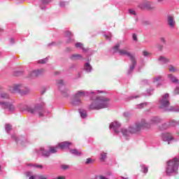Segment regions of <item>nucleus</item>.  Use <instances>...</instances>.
Here are the masks:
<instances>
[{
    "label": "nucleus",
    "mask_w": 179,
    "mask_h": 179,
    "mask_svg": "<svg viewBox=\"0 0 179 179\" xmlns=\"http://www.w3.org/2000/svg\"><path fill=\"white\" fill-rule=\"evenodd\" d=\"M90 99L92 101L90 105V110H101L108 107L110 98L99 95L97 93L91 92L89 93Z\"/></svg>",
    "instance_id": "1"
},
{
    "label": "nucleus",
    "mask_w": 179,
    "mask_h": 179,
    "mask_svg": "<svg viewBox=\"0 0 179 179\" xmlns=\"http://www.w3.org/2000/svg\"><path fill=\"white\" fill-rule=\"evenodd\" d=\"M160 122V119L158 117H154L151 120V123L147 122L145 120H141V122L136 123L135 126H131L129 127V130L126 129H122L121 132L123 134L124 136H129V134H135L138 131H141L142 128H145L149 129L152 127V124H157Z\"/></svg>",
    "instance_id": "2"
},
{
    "label": "nucleus",
    "mask_w": 179,
    "mask_h": 179,
    "mask_svg": "<svg viewBox=\"0 0 179 179\" xmlns=\"http://www.w3.org/2000/svg\"><path fill=\"white\" fill-rule=\"evenodd\" d=\"M179 166V157H175L167 162L166 174L171 176L173 173H178Z\"/></svg>",
    "instance_id": "3"
},
{
    "label": "nucleus",
    "mask_w": 179,
    "mask_h": 179,
    "mask_svg": "<svg viewBox=\"0 0 179 179\" xmlns=\"http://www.w3.org/2000/svg\"><path fill=\"white\" fill-rule=\"evenodd\" d=\"M9 92L10 93H22V94H29L30 89L29 87H24L21 84L14 85L9 87Z\"/></svg>",
    "instance_id": "4"
},
{
    "label": "nucleus",
    "mask_w": 179,
    "mask_h": 179,
    "mask_svg": "<svg viewBox=\"0 0 179 179\" xmlns=\"http://www.w3.org/2000/svg\"><path fill=\"white\" fill-rule=\"evenodd\" d=\"M120 44L118 43L114 47V50H117V52L120 54V55H126V57H129L130 59L134 60V58H135V56L129 52V49H119Z\"/></svg>",
    "instance_id": "5"
},
{
    "label": "nucleus",
    "mask_w": 179,
    "mask_h": 179,
    "mask_svg": "<svg viewBox=\"0 0 179 179\" xmlns=\"http://www.w3.org/2000/svg\"><path fill=\"white\" fill-rule=\"evenodd\" d=\"M86 96V93L85 91H78L73 96V104L74 106H78L80 103V98L81 97H85Z\"/></svg>",
    "instance_id": "6"
},
{
    "label": "nucleus",
    "mask_w": 179,
    "mask_h": 179,
    "mask_svg": "<svg viewBox=\"0 0 179 179\" xmlns=\"http://www.w3.org/2000/svg\"><path fill=\"white\" fill-rule=\"evenodd\" d=\"M160 106L159 108H167L168 106H170V102L169 101V94H165L162 96V99L159 101Z\"/></svg>",
    "instance_id": "7"
},
{
    "label": "nucleus",
    "mask_w": 179,
    "mask_h": 179,
    "mask_svg": "<svg viewBox=\"0 0 179 179\" xmlns=\"http://www.w3.org/2000/svg\"><path fill=\"white\" fill-rule=\"evenodd\" d=\"M0 105L2 106L3 108L8 110V111H15V106L10 103L0 102Z\"/></svg>",
    "instance_id": "8"
},
{
    "label": "nucleus",
    "mask_w": 179,
    "mask_h": 179,
    "mask_svg": "<svg viewBox=\"0 0 179 179\" xmlns=\"http://www.w3.org/2000/svg\"><path fill=\"white\" fill-rule=\"evenodd\" d=\"M72 145V143L69 141L61 142L57 145V148L61 149V150H64V149H68L69 146Z\"/></svg>",
    "instance_id": "9"
},
{
    "label": "nucleus",
    "mask_w": 179,
    "mask_h": 179,
    "mask_svg": "<svg viewBox=\"0 0 179 179\" xmlns=\"http://www.w3.org/2000/svg\"><path fill=\"white\" fill-rule=\"evenodd\" d=\"M120 127H121V124L117 121L112 122L110 125V128H113L116 134H118L120 132V131L118 130V128H120Z\"/></svg>",
    "instance_id": "10"
},
{
    "label": "nucleus",
    "mask_w": 179,
    "mask_h": 179,
    "mask_svg": "<svg viewBox=\"0 0 179 179\" xmlns=\"http://www.w3.org/2000/svg\"><path fill=\"white\" fill-rule=\"evenodd\" d=\"M168 24L171 29L176 27V21H174V17L169 15L168 16Z\"/></svg>",
    "instance_id": "11"
},
{
    "label": "nucleus",
    "mask_w": 179,
    "mask_h": 179,
    "mask_svg": "<svg viewBox=\"0 0 179 179\" xmlns=\"http://www.w3.org/2000/svg\"><path fill=\"white\" fill-rule=\"evenodd\" d=\"M44 72V69L35 70L31 72V78H37V76H40Z\"/></svg>",
    "instance_id": "12"
},
{
    "label": "nucleus",
    "mask_w": 179,
    "mask_h": 179,
    "mask_svg": "<svg viewBox=\"0 0 179 179\" xmlns=\"http://www.w3.org/2000/svg\"><path fill=\"white\" fill-rule=\"evenodd\" d=\"M40 106H36L34 108H29L28 113H30L31 114H37L38 113V110H40Z\"/></svg>",
    "instance_id": "13"
},
{
    "label": "nucleus",
    "mask_w": 179,
    "mask_h": 179,
    "mask_svg": "<svg viewBox=\"0 0 179 179\" xmlns=\"http://www.w3.org/2000/svg\"><path fill=\"white\" fill-rule=\"evenodd\" d=\"M158 59L161 62H164L165 64H167V62H170V59H169L164 56H160Z\"/></svg>",
    "instance_id": "14"
},
{
    "label": "nucleus",
    "mask_w": 179,
    "mask_h": 179,
    "mask_svg": "<svg viewBox=\"0 0 179 179\" xmlns=\"http://www.w3.org/2000/svg\"><path fill=\"white\" fill-rule=\"evenodd\" d=\"M58 149H59V148H57V145H56V147L50 146L49 147L50 154V153H57L58 152Z\"/></svg>",
    "instance_id": "15"
},
{
    "label": "nucleus",
    "mask_w": 179,
    "mask_h": 179,
    "mask_svg": "<svg viewBox=\"0 0 179 179\" xmlns=\"http://www.w3.org/2000/svg\"><path fill=\"white\" fill-rule=\"evenodd\" d=\"M41 152L43 156H45V157H48V156H50V151L44 150L43 148H41Z\"/></svg>",
    "instance_id": "16"
},
{
    "label": "nucleus",
    "mask_w": 179,
    "mask_h": 179,
    "mask_svg": "<svg viewBox=\"0 0 179 179\" xmlns=\"http://www.w3.org/2000/svg\"><path fill=\"white\" fill-rule=\"evenodd\" d=\"M168 77L170 79V80L173 82V83H178V80L173 75L169 74Z\"/></svg>",
    "instance_id": "17"
},
{
    "label": "nucleus",
    "mask_w": 179,
    "mask_h": 179,
    "mask_svg": "<svg viewBox=\"0 0 179 179\" xmlns=\"http://www.w3.org/2000/svg\"><path fill=\"white\" fill-rule=\"evenodd\" d=\"M132 62V65L130 66V71H133L134 69H135V66L136 65V62L135 61V57L133 58V60L131 59Z\"/></svg>",
    "instance_id": "18"
},
{
    "label": "nucleus",
    "mask_w": 179,
    "mask_h": 179,
    "mask_svg": "<svg viewBox=\"0 0 179 179\" xmlns=\"http://www.w3.org/2000/svg\"><path fill=\"white\" fill-rule=\"evenodd\" d=\"M70 152L72 155H76V156H80L81 153L80 151H78V150H70Z\"/></svg>",
    "instance_id": "19"
},
{
    "label": "nucleus",
    "mask_w": 179,
    "mask_h": 179,
    "mask_svg": "<svg viewBox=\"0 0 179 179\" xmlns=\"http://www.w3.org/2000/svg\"><path fill=\"white\" fill-rule=\"evenodd\" d=\"M38 114L39 117H44V109L40 107L39 110H38Z\"/></svg>",
    "instance_id": "20"
},
{
    "label": "nucleus",
    "mask_w": 179,
    "mask_h": 179,
    "mask_svg": "<svg viewBox=\"0 0 179 179\" xmlns=\"http://www.w3.org/2000/svg\"><path fill=\"white\" fill-rule=\"evenodd\" d=\"M85 68V71L87 72H90L92 71V66H90L89 63H86Z\"/></svg>",
    "instance_id": "21"
},
{
    "label": "nucleus",
    "mask_w": 179,
    "mask_h": 179,
    "mask_svg": "<svg viewBox=\"0 0 179 179\" xmlns=\"http://www.w3.org/2000/svg\"><path fill=\"white\" fill-rule=\"evenodd\" d=\"M107 158V153L106 152H102L101 154V160L102 162H104V160H106V159Z\"/></svg>",
    "instance_id": "22"
},
{
    "label": "nucleus",
    "mask_w": 179,
    "mask_h": 179,
    "mask_svg": "<svg viewBox=\"0 0 179 179\" xmlns=\"http://www.w3.org/2000/svg\"><path fill=\"white\" fill-rule=\"evenodd\" d=\"M94 162V159L92 158H88L86 159L85 164H92V163Z\"/></svg>",
    "instance_id": "23"
},
{
    "label": "nucleus",
    "mask_w": 179,
    "mask_h": 179,
    "mask_svg": "<svg viewBox=\"0 0 179 179\" xmlns=\"http://www.w3.org/2000/svg\"><path fill=\"white\" fill-rule=\"evenodd\" d=\"M71 58V59H79L82 58V56H80V55H73Z\"/></svg>",
    "instance_id": "24"
},
{
    "label": "nucleus",
    "mask_w": 179,
    "mask_h": 179,
    "mask_svg": "<svg viewBox=\"0 0 179 179\" xmlns=\"http://www.w3.org/2000/svg\"><path fill=\"white\" fill-rule=\"evenodd\" d=\"M169 72H177V68L174 67L173 66H169Z\"/></svg>",
    "instance_id": "25"
},
{
    "label": "nucleus",
    "mask_w": 179,
    "mask_h": 179,
    "mask_svg": "<svg viewBox=\"0 0 179 179\" xmlns=\"http://www.w3.org/2000/svg\"><path fill=\"white\" fill-rule=\"evenodd\" d=\"M143 57H150V55H152V53L149 52L147 50H144L143 51Z\"/></svg>",
    "instance_id": "26"
},
{
    "label": "nucleus",
    "mask_w": 179,
    "mask_h": 179,
    "mask_svg": "<svg viewBox=\"0 0 179 179\" xmlns=\"http://www.w3.org/2000/svg\"><path fill=\"white\" fill-rule=\"evenodd\" d=\"M1 97L3 99H9V95L6 93H3L1 94Z\"/></svg>",
    "instance_id": "27"
},
{
    "label": "nucleus",
    "mask_w": 179,
    "mask_h": 179,
    "mask_svg": "<svg viewBox=\"0 0 179 179\" xmlns=\"http://www.w3.org/2000/svg\"><path fill=\"white\" fill-rule=\"evenodd\" d=\"M27 166L29 167H38V169H43V166L41 165H33L31 164H28Z\"/></svg>",
    "instance_id": "28"
},
{
    "label": "nucleus",
    "mask_w": 179,
    "mask_h": 179,
    "mask_svg": "<svg viewBox=\"0 0 179 179\" xmlns=\"http://www.w3.org/2000/svg\"><path fill=\"white\" fill-rule=\"evenodd\" d=\"M169 128V125L167 124H164L161 127L160 130L161 131H164V129H167Z\"/></svg>",
    "instance_id": "29"
},
{
    "label": "nucleus",
    "mask_w": 179,
    "mask_h": 179,
    "mask_svg": "<svg viewBox=\"0 0 179 179\" xmlns=\"http://www.w3.org/2000/svg\"><path fill=\"white\" fill-rule=\"evenodd\" d=\"M48 61V59L45 58L38 61V64H45Z\"/></svg>",
    "instance_id": "30"
},
{
    "label": "nucleus",
    "mask_w": 179,
    "mask_h": 179,
    "mask_svg": "<svg viewBox=\"0 0 179 179\" xmlns=\"http://www.w3.org/2000/svg\"><path fill=\"white\" fill-rule=\"evenodd\" d=\"M176 125H177V122H176L174 120L169 122V127H176Z\"/></svg>",
    "instance_id": "31"
},
{
    "label": "nucleus",
    "mask_w": 179,
    "mask_h": 179,
    "mask_svg": "<svg viewBox=\"0 0 179 179\" xmlns=\"http://www.w3.org/2000/svg\"><path fill=\"white\" fill-rule=\"evenodd\" d=\"M76 48H83V44H82V43H76Z\"/></svg>",
    "instance_id": "32"
},
{
    "label": "nucleus",
    "mask_w": 179,
    "mask_h": 179,
    "mask_svg": "<svg viewBox=\"0 0 179 179\" xmlns=\"http://www.w3.org/2000/svg\"><path fill=\"white\" fill-rule=\"evenodd\" d=\"M61 169H62V170H68L69 169V165H62Z\"/></svg>",
    "instance_id": "33"
},
{
    "label": "nucleus",
    "mask_w": 179,
    "mask_h": 179,
    "mask_svg": "<svg viewBox=\"0 0 179 179\" xmlns=\"http://www.w3.org/2000/svg\"><path fill=\"white\" fill-rule=\"evenodd\" d=\"M41 2L43 5H45L47 3H50V0H41Z\"/></svg>",
    "instance_id": "34"
},
{
    "label": "nucleus",
    "mask_w": 179,
    "mask_h": 179,
    "mask_svg": "<svg viewBox=\"0 0 179 179\" xmlns=\"http://www.w3.org/2000/svg\"><path fill=\"white\" fill-rule=\"evenodd\" d=\"M6 131H10V129H12V126H10V124H6Z\"/></svg>",
    "instance_id": "35"
},
{
    "label": "nucleus",
    "mask_w": 179,
    "mask_h": 179,
    "mask_svg": "<svg viewBox=\"0 0 179 179\" xmlns=\"http://www.w3.org/2000/svg\"><path fill=\"white\" fill-rule=\"evenodd\" d=\"M129 13H130V15H134V16L136 15V13L134 10H129Z\"/></svg>",
    "instance_id": "36"
},
{
    "label": "nucleus",
    "mask_w": 179,
    "mask_h": 179,
    "mask_svg": "<svg viewBox=\"0 0 179 179\" xmlns=\"http://www.w3.org/2000/svg\"><path fill=\"white\" fill-rule=\"evenodd\" d=\"M132 38L134 41H138V36H136V34H133Z\"/></svg>",
    "instance_id": "37"
},
{
    "label": "nucleus",
    "mask_w": 179,
    "mask_h": 179,
    "mask_svg": "<svg viewBox=\"0 0 179 179\" xmlns=\"http://www.w3.org/2000/svg\"><path fill=\"white\" fill-rule=\"evenodd\" d=\"M57 83H58V85H59V86H62V85H64V80H59L57 81Z\"/></svg>",
    "instance_id": "38"
},
{
    "label": "nucleus",
    "mask_w": 179,
    "mask_h": 179,
    "mask_svg": "<svg viewBox=\"0 0 179 179\" xmlns=\"http://www.w3.org/2000/svg\"><path fill=\"white\" fill-rule=\"evenodd\" d=\"M87 113L86 112H81L82 118H86Z\"/></svg>",
    "instance_id": "39"
},
{
    "label": "nucleus",
    "mask_w": 179,
    "mask_h": 179,
    "mask_svg": "<svg viewBox=\"0 0 179 179\" xmlns=\"http://www.w3.org/2000/svg\"><path fill=\"white\" fill-rule=\"evenodd\" d=\"M174 94H179V87H176L174 90Z\"/></svg>",
    "instance_id": "40"
},
{
    "label": "nucleus",
    "mask_w": 179,
    "mask_h": 179,
    "mask_svg": "<svg viewBox=\"0 0 179 179\" xmlns=\"http://www.w3.org/2000/svg\"><path fill=\"white\" fill-rule=\"evenodd\" d=\"M143 171L144 174H146L148 173V171H149V169H148V167H144Z\"/></svg>",
    "instance_id": "41"
},
{
    "label": "nucleus",
    "mask_w": 179,
    "mask_h": 179,
    "mask_svg": "<svg viewBox=\"0 0 179 179\" xmlns=\"http://www.w3.org/2000/svg\"><path fill=\"white\" fill-rule=\"evenodd\" d=\"M38 179H47V176H46L40 175L38 176Z\"/></svg>",
    "instance_id": "42"
},
{
    "label": "nucleus",
    "mask_w": 179,
    "mask_h": 179,
    "mask_svg": "<svg viewBox=\"0 0 179 179\" xmlns=\"http://www.w3.org/2000/svg\"><path fill=\"white\" fill-rule=\"evenodd\" d=\"M147 8L149 9L150 10H153V9H155V7L148 6H147Z\"/></svg>",
    "instance_id": "43"
},
{
    "label": "nucleus",
    "mask_w": 179,
    "mask_h": 179,
    "mask_svg": "<svg viewBox=\"0 0 179 179\" xmlns=\"http://www.w3.org/2000/svg\"><path fill=\"white\" fill-rule=\"evenodd\" d=\"M145 106H146V103H141L139 105V108H143V107H145Z\"/></svg>",
    "instance_id": "44"
},
{
    "label": "nucleus",
    "mask_w": 179,
    "mask_h": 179,
    "mask_svg": "<svg viewBox=\"0 0 179 179\" xmlns=\"http://www.w3.org/2000/svg\"><path fill=\"white\" fill-rule=\"evenodd\" d=\"M26 176H27V177H30V176H31V172H30V171L27 172V173H26Z\"/></svg>",
    "instance_id": "45"
},
{
    "label": "nucleus",
    "mask_w": 179,
    "mask_h": 179,
    "mask_svg": "<svg viewBox=\"0 0 179 179\" xmlns=\"http://www.w3.org/2000/svg\"><path fill=\"white\" fill-rule=\"evenodd\" d=\"M157 47H158V48H159L160 50H163V45H158Z\"/></svg>",
    "instance_id": "46"
},
{
    "label": "nucleus",
    "mask_w": 179,
    "mask_h": 179,
    "mask_svg": "<svg viewBox=\"0 0 179 179\" xmlns=\"http://www.w3.org/2000/svg\"><path fill=\"white\" fill-rule=\"evenodd\" d=\"M36 176H29V179H36Z\"/></svg>",
    "instance_id": "47"
},
{
    "label": "nucleus",
    "mask_w": 179,
    "mask_h": 179,
    "mask_svg": "<svg viewBox=\"0 0 179 179\" xmlns=\"http://www.w3.org/2000/svg\"><path fill=\"white\" fill-rule=\"evenodd\" d=\"M99 178L100 179H108L107 178H106L105 176H100Z\"/></svg>",
    "instance_id": "48"
},
{
    "label": "nucleus",
    "mask_w": 179,
    "mask_h": 179,
    "mask_svg": "<svg viewBox=\"0 0 179 179\" xmlns=\"http://www.w3.org/2000/svg\"><path fill=\"white\" fill-rule=\"evenodd\" d=\"M163 1H164V0H157V2H158L159 3H162V2H163Z\"/></svg>",
    "instance_id": "49"
},
{
    "label": "nucleus",
    "mask_w": 179,
    "mask_h": 179,
    "mask_svg": "<svg viewBox=\"0 0 179 179\" xmlns=\"http://www.w3.org/2000/svg\"><path fill=\"white\" fill-rule=\"evenodd\" d=\"M71 33L70 31H67V36H71Z\"/></svg>",
    "instance_id": "50"
},
{
    "label": "nucleus",
    "mask_w": 179,
    "mask_h": 179,
    "mask_svg": "<svg viewBox=\"0 0 179 179\" xmlns=\"http://www.w3.org/2000/svg\"><path fill=\"white\" fill-rule=\"evenodd\" d=\"M44 93H45V90H42V92H41V94H44Z\"/></svg>",
    "instance_id": "51"
},
{
    "label": "nucleus",
    "mask_w": 179,
    "mask_h": 179,
    "mask_svg": "<svg viewBox=\"0 0 179 179\" xmlns=\"http://www.w3.org/2000/svg\"><path fill=\"white\" fill-rule=\"evenodd\" d=\"M161 41H162V43H164V38H161Z\"/></svg>",
    "instance_id": "52"
},
{
    "label": "nucleus",
    "mask_w": 179,
    "mask_h": 179,
    "mask_svg": "<svg viewBox=\"0 0 179 179\" xmlns=\"http://www.w3.org/2000/svg\"><path fill=\"white\" fill-rule=\"evenodd\" d=\"M1 31H3V29L0 28V33H1Z\"/></svg>",
    "instance_id": "53"
},
{
    "label": "nucleus",
    "mask_w": 179,
    "mask_h": 179,
    "mask_svg": "<svg viewBox=\"0 0 179 179\" xmlns=\"http://www.w3.org/2000/svg\"><path fill=\"white\" fill-rule=\"evenodd\" d=\"M123 179H129V178H122Z\"/></svg>",
    "instance_id": "54"
},
{
    "label": "nucleus",
    "mask_w": 179,
    "mask_h": 179,
    "mask_svg": "<svg viewBox=\"0 0 179 179\" xmlns=\"http://www.w3.org/2000/svg\"><path fill=\"white\" fill-rule=\"evenodd\" d=\"M172 139H173V137H171V138H170V140L172 141Z\"/></svg>",
    "instance_id": "55"
},
{
    "label": "nucleus",
    "mask_w": 179,
    "mask_h": 179,
    "mask_svg": "<svg viewBox=\"0 0 179 179\" xmlns=\"http://www.w3.org/2000/svg\"><path fill=\"white\" fill-rule=\"evenodd\" d=\"M106 38H108V36H106Z\"/></svg>",
    "instance_id": "56"
},
{
    "label": "nucleus",
    "mask_w": 179,
    "mask_h": 179,
    "mask_svg": "<svg viewBox=\"0 0 179 179\" xmlns=\"http://www.w3.org/2000/svg\"><path fill=\"white\" fill-rule=\"evenodd\" d=\"M0 170H1V166H0Z\"/></svg>",
    "instance_id": "57"
}]
</instances>
